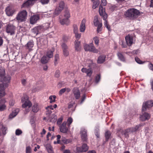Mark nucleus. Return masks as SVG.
Returning a JSON list of instances; mask_svg holds the SVG:
<instances>
[{
  "label": "nucleus",
  "mask_w": 153,
  "mask_h": 153,
  "mask_svg": "<svg viewBox=\"0 0 153 153\" xmlns=\"http://www.w3.org/2000/svg\"><path fill=\"white\" fill-rule=\"evenodd\" d=\"M73 92L76 100L79 99L80 97V92L78 88H74L73 90Z\"/></svg>",
  "instance_id": "11"
},
{
  "label": "nucleus",
  "mask_w": 153,
  "mask_h": 153,
  "mask_svg": "<svg viewBox=\"0 0 153 153\" xmlns=\"http://www.w3.org/2000/svg\"><path fill=\"white\" fill-rule=\"evenodd\" d=\"M131 133L130 129L129 128L125 130L124 131H123L122 132V134L123 135H124L125 137L126 138H128L129 137V134Z\"/></svg>",
  "instance_id": "25"
},
{
  "label": "nucleus",
  "mask_w": 153,
  "mask_h": 153,
  "mask_svg": "<svg viewBox=\"0 0 153 153\" xmlns=\"http://www.w3.org/2000/svg\"><path fill=\"white\" fill-rule=\"evenodd\" d=\"M75 34V36L76 37V38L77 40L76 41H78V40L80 38L81 36V33H79L78 32H77L76 33H74Z\"/></svg>",
  "instance_id": "49"
},
{
  "label": "nucleus",
  "mask_w": 153,
  "mask_h": 153,
  "mask_svg": "<svg viewBox=\"0 0 153 153\" xmlns=\"http://www.w3.org/2000/svg\"><path fill=\"white\" fill-rule=\"evenodd\" d=\"M54 51L51 50L48 51L46 53V56L48 59L52 58L53 56Z\"/></svg>",
  "instance_id": "33"
},
{
  "label": "nucleus",
  "mask_w": 153,
  "mask_h": 153,
  "mask_svg": "<svg viewBox=\"0 0 153 153\" xmlns=\"http://www.w3.org/2000/svg\"><path fill=\"white\" fill-rule=\"evenodd\" d=\"M64 3L63 1H61L60 2L59 4V6L58 7V8H59L62 10L64 8Z\"/></svg>",
  "instance_id": "52"
},
{
  "label": "nucleus",
  "mask_w": 153,
  "mask_h": 153,
  "mask_svg": "<svg viewBox=\"0 0 153 153\" xmlns=\"http://www.w3.org/2000/svg\"><path fill=\"white\" fill-rule=\"evenodd\" d=\"M86 98L85 95V94H83L81 98V102H80V103L81 104H82V103L83 102L84 100H85Z\"/></svg>",
  "instance_id": "63"
},
{
  "label": "nucleus",
  "mask_w": 153,
  "mask_h": 153,
  "mask_svg": "<svg viewBox=\"0 0 153 153\" xmlns=\"http://www.w3.org/2000/svg\"><path fill=\"white\" fill-rule=\"evenodd\" d=\"M60 71L58 70H57L55 73V76L56 77H58L60 76Z\"/></svg>",
  "instance_id": "62"
},
{
  "label": "nucleus",
  "mask_w": 153,
  "mask_h": 153,
  "mask_svg": "<svg viewBox=\"0 0 153 153\" xmlns=\"http://www.w3.org/2000/svg\"><path fill=\"white\" fill-rule=\"evenodd\" d=\"M117 55L120 60L123 62L125 61V58L121 53L118 52L117 54Z\"/></svg>",
  "instance_id": "34"
},
{
  "label": "nucleus",
  "mask_w": 153,
  "mask_h": 153,
  "mask_svg": "<svg viewBox=\"0 0 153 153\" xmlns=\"http://www.w3.org/2000/svg\"><path fill=\"white\" fill-rule=\"evenodd\" d=\"M153 106V100H149L143 103L142 107V111H148Z\"/></svg>",
  "instance_id": "6"
},
{
  "label": "nucleus",
  "mask_w": 153,
  "mask_h": 153,
  "mask_svg": "<svg viewBox=\"0 0 153 153\" xmlns=\"http://www.w3.org/2000/svg\"><path fill=\"white\" fill-rule=\"evenodd\" d=\"M6 12L8 16H12L15 12L14 9L11 7H8L6 9Z\"/></svg>",
  "instance_id": "13"
},
{
  "label": "nucleus",
  "mask_w": 153,
  "mask_h": 153,
  "mask_svg": "<svg viewBox=\"0 0 153 153\" xmlns=\"http://www.w3.org/2000/svg\"><path fill=\"white\" fill-rule=\"evenodd\" d=\"M27 13L26 10H22L18 13L16 19L19 22H25L27 19Z\"/></svg>",
  "instance_id": "4"
},
{
  "label": "nucleus",
  "mask_w": 153,
  "mask_h": 153,
  "mask_svg": "<svg viewBox=\"0 0 153 153\" xmlns=\"http://www.w3.org/2000/svg\"><path fill=\"white\" fill-rule=\"evenodd\" d=\"M63 120V117L62 116H61L59 118L57 122V125H60L61 124Z\"/></svg>",
  "instance_id": "54"
},
{
  "label": "nucleus",
  "mask_w": 153,
  "mask_h": 153,
  "mask_svg": "<svg viewBox=\"0 0 153 153\" xmlns=\"http://www.w3.org/2000/svg\"><path fill=\"white\" fill-rule=\"evenodd\" d=\"M7 86V84L4 83L0 84V97L5 95L4 90L5 87Z\"/></svg>",
  "instance_id": "12"
},
{
  "label": "nucleus",
  "mask_w": 153,
  "mask_h": 153,
  "mask_svg": "<svg viewBox=\"0 0 153 153\" xmlns=\"http://www.w3.org/2000/svg\"><path fill=\"white\" fill-rule=\"evenodd\" d=\"M46 148L49 153H52L53 151L51 145L49 144H47L45 146Z\"/></svg>",
  "instance_id": "29"
},
{
  "label": "nucleus",
  "mask_w": 153,
  "mask_h": 153,
  "mask_svg": "<svg viewBox=\"0 0 153 153\" xmlns=\"http://www.w3.org/2000/svg\"><path fill=\"white\" fill-rule=\"evenodd\" d=\"M93 40L95 42V44L98 46L99 43V40L97 36L94 37L93 38Z\"/></svg>",
  "instance_id": "50"
},
{
  "label": "nucleus",
  "mask_w": 153,
  "mask_h": 153,
  "mask_svg": "<svg viewBox=\"0 0 153 153\" xmlns=\"http://www.w3.org/2000/svg\"><path fill=\"white\" fill-rule=\"evenodd\" d=\"M22 102L23 103L22 105L23 108H25L24 113L27 114L30 110V107L32 105L31 102L29 100L28 97L26 94H24L22 98Z\"/></svg>",
  "instance_id": "1"
},
{
  "label": "nucleus",
  "mask_w": 153,
  "mask_h": 153,
  "mask_svg": "<svg viewBox=\"0 0 153 153\" xmlns=\"http://www.w3.org/2000/svg\"><path fill=\"white\" fill-rule=\"evenodd\" d=\"M61 25H68L70 23V21L69 19L67 18H64L63 19H61L59 21Z\"/></svg>",
  "instance_id": "19"
},
{
  "label": "nucleus",
  "mask_w": 153,
  "mask_h": 153,
  "mask_svg": "<svg viewBox=\"0 0 153 153\" xmlns=\"http://www.w3.org/2000/svg\"><path fill=\"white\" fill-rule=\"evenodd\" d=\"M62 47L64 55L67 56L69 55V51L68 50V47L67 45L65 43H63L62 45Z\"/></svg>",
  "instance_id": "17"
},
{
  "label": "nucleus",
  "mask_w": 153,
  "mask_h": 153,
  "mask_svg": "<svg viewBox=\"0 0 153 153\" xmlns=\"http://www.w3.org/2000/svg\"><path fill=\"white\" fill-rule=\"evenodd\" d=\"M39 19L38 15H35L31 16L30 19V22L31 24H33L36 23Z\"/></svg>",
  "instance_id": "18"
},
{
  "label": "nucleus",
  "mask_w": 153,
  "mask_h": 153,
  "mask_svg": "<svg viewBox=\"0 0 153 153\" xmlns=\"http://www.w3.org/2000/svg\"><path fill=\"white\" fill-rule=\"evenodd\" d=\"M64 16L65 18L69 19L70 17L69 11L68 9H66L65 10Z\"/></svg>",
  "instance_id": "37"
},
{
  "label": "nucleus",
  "mask_w": 153,
  "mask_h": 153,
  "mask_svg": "<svg viewBox=\"0 0 153 153\" xmlns=\"http://www.w3.org/2000/svg\"><path fill=\"white\" fill-rule=\"evenodd\" d=\"M100 74H98L96 76L95 78V82L97 83L100 80Z\"/></svg>",
  "instance_id": "58"
},
{
  "label": "nucleus",
  "mask_w": 153,
  "mask_h": 153,
  "mask_svg": "<svg viewBox=\"0 0 153 153\" xmlns=\"http://www.w3.org/2000/svg\"><path fill=\"white\" fill-rule=\"evenodd\" d=\"M80 42L78 41H75V48L76 51H80L81 47L80 46Z\"/></svg>",
  "instance_id": "26"
},
{
  "label": "nucleus",
  "mask_w": 153,
  "mask_h": 153,
  "mask_svg": "<svg viewBox=\"0 0 153 153\" xmlns=\"http://www.w3.org/2000/svg\"><path fill=\"white\" fill-rule=\"evenodd\" d=\"M97 26V32L98 33H100V32L102 30L101 27L102 26V24L101 22V23H100V25L98 26Z\"/></svg>",
  "instance_id": "55"
},
{
  "label": "nucleus",
  "mask_w": 153,
  "mask_h": 153,
  "mask_svg": "<svg viewBox=\"0 0 153 153\" xmlns=\"http://www.w3.org/2000/svg\"><path fill=\"white\" fill-rule=\"evenodd\" d=\"M22 131L19 129H17L16 131H15V134L16 135H17V136H19L20 135H21V134H22Z\"/></svg>",
  "instance_id": "51"
},
{
  "label": "nucleus",
  "mask_w": 153,
  "mask_h": 153,
  "mask_svg": "<svg viewBox=\"0 0 153 153\" xmlns=\"http://www.w3.org/2000/svg\"><path fill=\"white\" fill-rule=\"evenodd\" d=\"M80 133L82 140L83 141H86L87 140V131L84 128H82Z\"/></svg>",
  "instance_id": "9"
},
{
  "label": "nucleus",
  "mask_w": 153,
  "mask_h": 153,
  "mask_svg": "<svg viewBox=\"0 0 153 153\" xmlns=\"http://www.w3.org/2000/svg\"><path fill=\"white\" fill-rule=\"evenodd\" d=\"M19 111V109L18 108L13 109L12 113L9 115V117L10 118H13L17 114Z\"/></svg>",
  "instance_id": "22"
},
{
  "label": "nucleus",
  "mask_w": 153,
  "mask_h": 153,
  "mask_svg": "<svg viewBox=\"0 0 153 153\" xmlns=\"http://www.w3.org/2000/svg\"><path fill=\"white\" fill-rule=\"evenodd\" d=\"M100 3V1L99 0H96L94 1L93 2L92 8L93 9L96 8L99 5Z\"/></svg>",
  "instance_id": "36"
},
{
  "label": "nucleus",
  "mask_w": 153,
  "mask_h": 153,
  "mask_svg": "<svg viewBox=\"0 0 153 153\" xmlns=\"http://www.w3.org/2000/svg\"><path fill=\"white\" fill-rule=\"evenodd\" d=\"M62 10L60 9L59 8H56L55 10L54 15L56 16L58 15L60 13Z\"/></svg>",
  "instance_id": "44"
},
{
  "label": "nucleus",
  "mask_w": 153,
  "mask_h": 153,
  "mask_svg": "<svg viewBox=\"0 0 153 153\" xmlns=\"http://www.w3.org/2000/svg\"><path fill=\"white\" fill-rule=\"evenodd\" d=\"M91 43L89 45L85 44L84 45V48L85 51H90Z\"/></svg>",
  "instance_id": "39"
},
{
  "label": "nucleus",
  "mask_w": 153,
  "mask_h": 153,
  "mask_svg": "<svg viewBox=\"0 0 153 153\" xmlns=\"http://www.w3.org/2000/svg\"><path fill=\"white\" fill-rule=\"evenodd\" d=\"M59 59V55L58 54H55L54 56V64L55 65H56L57 63V61Z\"/></svg>",
  "instance_id": "43"
},
{
  "label": "nucleus",
  "mask_w": 153,
  "mask_h": 153,
  "mask_svg": "<svg viewBox=\"0 0 153 153\" xmlns=\"http://www.w3.org/2000/svg\"><path fill=\"white\" fill-rule=\"evenodd\" d=\"M106 58L105 55H101L97 59V62L99 64H101L104 62Z\"/></svg>",
  "instance_id": "24"
},
{
  "label": "nucleus",
  "mask_w": 153,
  "mask_h": 153,
  "mask_svg": "<svg viewBox=\"0 0 153 153\" xmlns=\"http://www.w3.org/2000/svg\"><path fill=\"white\" fill-rule=\"evenodd\" d=\"M49 59L47 56H44L41 59V62L43 64H45L48 63Z\"/></svg>",
  "instance_id": "28"
},
{
  "label": "nucleus",
  "mask_w": 153,
  "mask_h": 153,
  "mask_svg": "<svg viewBox=\"0 0 153 153\" xmlns=\"http://www.w3.org/2000/svg\"><path fill=\"white\" fill-rule=\"evenodd\" d=\"M150 118V115L147 113L144 112L140 117V120L142 121H145L149 120Z\"/></svg>",
  "instance_id": "14"
},
{
  "label": "nucleus",
  "mask_w": 153,
  "mask_h": 153,
  "mask_svg": "<svg viewBox=\"0 0 153 153\" xmlns=\"http://www.w3.org/2000/svg\"><path fill=\"white\" fill-rule=\"evenodd\" d=\"M94 23L95 26H97L100 25V23L99 21L98 17L96 16H95L94 20Z\"/></svg>",
  "instance_id": "30"
},
{
  "label": "nucleus",
  "mask_w": 153,
  "mask_h": 153,
  "mask_svg": "<svg viewBox=\"0 0 153 153\" xmlns=\"http://www.w3.org/2000/svg\"><path fill=\"white\" fill-rule=\"evenodd\" d=\"M66 122L64 121L59 126V129L61 132L63 133H67L68 132V128L66 126Z\"/></svg>",
  "instance_id": "7"
},
{
  "label": "nucleus",
  "mask_w": 153,
  "mask_h": 153,
  "mask_svg": "<svg viewBox=\"0 0 153 153\" xmlns=\"http://www.w3.org/2000/svg\"><path fill=\"white\" fill-rule=\"evenodd\" d=\"M57 119V116L55 115L52 114L50 116L49 120L51 122L55 123Z\"/></svg>",
  "instance_id": "27"
},
{
  "label": "nucleus",
  "mask_w": 153,
  "mask_h": 153,
  "mask_svg": "<svg viewBox=\"0 0 153 153\" xmlns=\"http://www.w3.org/2000/svg\"><path fill=\"white\" fill-rule=\"evenodd\" d=\"M69 39V37L65 35H64L62 37V39L64 42L67 41Z\"/></svg>",
  "instance_id": "59"
},
{
  "label": "nucleus",
  "mask_w": 153,
  "mask_h": 153,
  "mask_svg": "<svg viewBox=\"0 0 153 153\" xmlns=\"http://www.w3.org/2000/svg\"><path fill=\"white\" fill-rule=\"evenodd\" d=\"M6 101L4 99H2L0 100V111H2L6 109V105L5 103Z\"/></svg>",
  "instance_id": "15"
},
{
  "label": "nucleus",
  "mask_w": 153,
  "mask_h": 153,
  "mask_svg": "<svg viewBox=\"0 0 153 153\" xmlns=\"http://www.w3.org/2000/svg\"><path fill=\"white\" fill-rule=\"evenodd\" d=\"M88 149V147L86 144H83L81 147H77L76 151L79 152H85L87 151Z\"/></svg>",
  "instance_id": "8"
},
{
  "label": "nucleus",
  "mask_w": 153,
  "mask_h": 153,
  "mask_svg": "<svg viewBox=\"0 0 153 153\" xmlns=\"http://www.w3.org/2000/svg\"><path fill=\"white\" fill-rule=\"evenodd\" d=\"M135 60L139 64L143 63L137 57H135Z\"/></svg>",
  "instance_id": "57"
},
{
  "label": "nucleus",
  "mask_w": 153,
  "mask_h": 153,
  "mask_svg": "<svg viewBox=\"0 0 153 153\" xmlns=\"http://www.w3.org/2000/svg\"><path fill=\"white\" fill-rule=\"evenodd\" d=\"M16 28L13 24L9 23L7 25L6 27V32L10 35L15 34Z\"/></svg>",
  "instance_id": "5"
},
{
  "label": "nucleus",
  "mask_w": 153,
  "mask_h": 153,
  "mask_svg": "<svg viewBox=\"0 0 153 153\" xmlns=\"http://www.w3.org/2000/svg\"><path fill=\"white\" fill-rule=\"evenodd\" d=\"M111 134L109 131H106L105 133V136L106 140L108 141L111 136Z\"/></svg>",
  "instance_id": "41"
},
{
  "label": "nucleus",
  "mask_w": 153,
  "mask_h": 153,
  "mask_svg": "<svg viewBox=\"0 0 153 153\" xmlns=\"http://www.w3.org/2000/svg\"><path fill=\"white\" fill-rule=\"evenodd\" d=\"M49 0H41L40 1L43 4H48L49 2Z\"/></svg>",
  "instance_id": "61"
},
{
  "label": "nucleus",
  "mask_w": 153,
  "mask_h": 153,
  "mask_svg": "<svg viewBox=\"0 0 153 153\" xmlns=\"http://www.w3.org/2000/svg\"><path fill=\"white\" fill-rule=\"evenodd\" d=\"M104 25L105 27L109 31H111V27L109 25L107 20H105L104 22Z\"/></svg>",
  "instance_id": "45"
},
{
  "label": "nucleus",
  "mask_w": 153,
  "mask_h": 153,
  "mask_svg": "<svg viewBox=\"0 0 153 153\" xmlns=\"http://www.w3.org/2000/svg\"><path fill=\"white\" fill-rule=\"evenodd\" d=\"M99 12L100 16L102 15L105 13V9L103 8L102 6L100 5V6Z\"/></svg>",
  "instance_id": "35"
},
{
  "label": "nucleus",
  "mask_w": 153,
  "mask_h": 153,
  "mask_svg": "<svg viewBox=\"0 0 153 153\" xmlns=\"http://www.w3.org/2000/svg\"><path fill=\"white\" fill-rule=\"evenodd\" d=\"M62 142L65 144L71 142V140L68 139H64L62 140Z\"/></svg>",
  "instance_id": "60"
},
{
  "label": "nucleus",
  "mask_w": 153,
  "mask_h": 153,
  "mask_svg": "<svg viewBox=\"0 0 153 153\" xmlns=\"http://www.w3.org/2000/svg\"><path fill=\"white\" fill-rule=\"evenodd\" d=\"M57 138V141H54V144H59L60 143L59 139L61 138V136L60 135H58L56 136Z\"/></svg>",
  "instance_id": "53"
},
{
  "label": "nucleus",
  "mask_w": 153,
  "mask_h": 153,
  "mask_svg": "<svg viewBox=\"0 0 153 153\" xmlns=\"http://www.w3.org/2000/svg\"><path fill=\"white\" fill-rule=\"evenodd\" d=\"M53 13V11L50 10L47 12H44L43 15L45 17H48L51 16Z\"/></svg>",
  "instance_id": "32"
},
{
  "label": "nucleus",
  "mask_w": 153,
  "mask_h": 153,
  "mask_svg": "<svg viewBox=\"0 0 153 153\" xmlns=\"http://www.w3.org/2000/svg\"><path fill=\"white\" fill-rule=\"evenodd\" d=\"M5 70L4 69L0 66V76H2L4 75Z\"/></svg>",
  "instance_id": "46"
},
{
  "label": "nucleus",
  "mask_w": 153,
  "mask_h": 153,
  "mask_svg": "<svg viewBox=\"0 0 153 153\" xmlns=\"http://www.w3.org/2000/svg\"><path fill=\"white\" fill-rule=\"evenodd\" d=\"M33 42L30 41L27 43L26 46L29 50H30L33 47Z\"/></svg>",
  "instance_id": "42"
},
{
  "label": "nucleus",
  "mask_w": 153,
  "mask_h": 153,
  "mask_svg": "<svg viewBox=\"0 0 153 153\" xmlns=\"http://www.w3.org/2000/svg\"><path fill=\"white\" fill-rule=\"evenodd\" d=\"M126 17L131 20H133L137 18L140 15L139 11L134 8H131L127 10L125 13Z\"/></svg>",
  "instance_id": "2"
},
{
  "label": "nucleus",
  "mask_w": 153,
  "mask_h": 153,
  "mask_svg": "<svg viewBox=\"0 0 153 153\" xmlns=\"http://www.w3.org/2000/svg\"><path fill=\"white\" fill-rule=\"evenodd\" d=\"M31 149L30 146H28L26 147V153H31Z\"/></svg>",
  "instance_id": "56"
},
{
  "label": "nucleus",
  "mask_w": 153,
  "mask_h": 153,
  "mask_svg": "<svg viewBox=\"0 0 153 153\" xmlns=\"http://www.w3.org/2000/svg\"><path fill=\"white\" fill-rule=\"evenodd\" d=\"M7 127L3 126L2 127V131L3 134L5 135L7 133L6 131H7Z\"/></svg>",
  "instance_id": "48"
},
{
  "label": "nucleus",
  "mask_w": 153,
  "mask_h": 153,
  "mask_svg": "<svg viewBox=\"0 0 153 153\" xmlns=\"http://www.w3.org/2000/svg\"><path fill=\"white\" fill-rule=\"evenodd\" d=\"M127 45L131 46L133 43V37L131 35H128L125 37Z\"/></svg>",
  "instance_id": "10"
},
{
  "label": "nucleus",
  "mask_w": 153,
  "mask_h": 153,
  "mask_svg": "<svg viewBox=\"0 0 153 153\" xmlns=\"http://www.w3.org/2000/svg\"><path fill=\"white\" fill-rule=\"evenodd\" d=\"M85 19H83L81 22L80 28V30L81 32H83L85 31Z\"/></svg>",
  "instance_id": "20"
},
{
  "label": "nucleus",
  "mask_w": 153,
  "mask_h": 153,
  "mask_svg": "<svg viewBox=\"0 0 153 153\" xmlns=\"http://www.w3.org/2000/svg\"><path fill=\"white\" fill-rule=\"evenodd\" d=\"M95 134L97 138L100 137L99 129L98 126L96 127L95 130Z\"/></svg>",
  "instance_id": "38"
},
{
  "label": "nucleus",
  "mask_w": 153,
  "mask_h": 153,
  "mask_svg": "<svg viewBox=\"0 0 153 153\" xmlns=\"http://www.w3.org/2000/svg\"><path fill=\"white\" fill-rule=\"evenodd\" d=\"M81 71L83 73H85L87 74V75L90 77L93 73V71L91 68H89L87 69L83 68L81 69Z\"/></svg>",
  "instance_id": "16"
},
{
  "label": "nucleus",
  "mask_w": 153,
  "mask_h": 153,
  "mask_svg": "<svg viewBox=\"0 0 153 153\" xmlns=\"http://www.w3.org/2000/svg\"><path fill=\"white\" fill-rule=\"evenodd\" d=\"M65 92V88H63L62 89L60 90L59 92V95H62L63 93H64Z\"/></svg>",
  "instance_id": "64"
},
{
  "label": "nucleus",
  "mask_w": 153,
  "mask_h": 153,
  "mask_svg": "<svg viewBox=\"0 0 153 153\" xmlns=\"http://www.w3.org/2000/svg\"><path fill=\"white\" fill-rule=\"evenodd\" d=\"M91 46L90 48V51L94 53H97L99 51L96 49L95 47L94 46L93 43H91Z\"/></svg>",
  "instance_id": "31"
},
{
  "label": "nucleus",
  "mask_w": 153,
  "mask_h": 153,
  "mask_svg": "<svg viewBox=\"0 0 153 153\" xmlns=\"http://www.w3.org/2000/svg\"><path fill=\"white\" fill-rule=\"evenodd\" d=\"M39 110L38 104L37 103H34L32 106V111L34 113L37 112Z\"/></svg>",
  "instance_id": "21"
},
{
  "label": "nucleus",
  "mask_w": 153,
  "mask_h": 153,
  "mask_svg": "<svg viewBox=\"0 0 153 153\" xmlns=\"http://www.w3.org/2000/svg\"><path fill=\"white\" fill-rule=\"evenodd\" d=\"M50 23H47L43 25L39 26L34 27L32 30V32L36 35L40 33L45 30L51 27Z\"/></svg>",
  "instance_id": "3"
},
{
  "label": "nucleus",
  "mask_w": 153,
  "mask_h": 153,
  "mask_svg": "<svg viewBox=\"0 0 153 153\" xmlns=\"http://www.w3.org/2000/svg\"><path fill=\"white\" fill-rule=\"evenodd\" d=\"M0 77H1V81L3 83L9 82L10 80V77L9 76L4 77V75Z\"/></svg>",
  "instance_id": "23"
},
{
  "label": "nucleus",
  "mask_w": 153,
  "mask_h": 153,
  "mask_svg": "<svg viewBox=\"0 0 153 153\" xmlns=\"http://www.w3.org/2000/svg\"><path fill=\"white\" fill-rule=\"evenodd\" d=\"M73 119L71 117H69L68 118L66 123L67 124V126L69 127H70L71 124L73 122Z\"/></svg>",
  "instance_id": "47"
},
{
  "label": "nucleus",
  "mask_w": 153,
  "mask_h": 153,
  "mask_svg": "<svg viewBox=\"0 0 153 153\" xmlns=\"http://www.w3.org/2000/svg\"><path fill=\"white\" fill-rule=\"evenodd\" d=\"M56 97V96L55 95L50 96L49 97V99L50 100V103H51L55 102Z\"/></svg>",
  "instance_id": "40"
}]
</instances>
